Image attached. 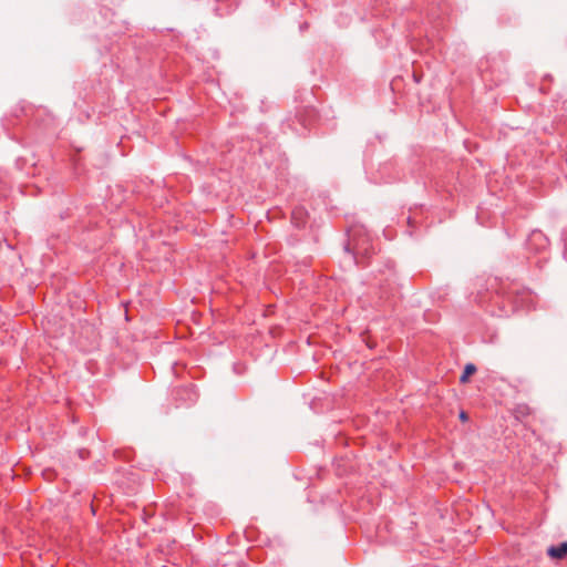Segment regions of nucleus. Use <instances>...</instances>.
I'll list each match as a JSON object with an SVG mask.
<instances>
[{
	"instance_id": "6",
	"label": "nucleus",
	"mask_w": 567,
	"mask_h": 567,
	"mask_svg": "<svg viewBox=\"0 0 567 567\" xmlns=\"http://www.w3.org/2000/svg\"><path fill=\"white\" fill-rule=\"evenodd\" d=\"M460 417H461V420H463V421H466V420H467V415H466V413H465V412H461Z\"/></svg>"
},
{
	"instance_id": "1",
	"label": "nucleus",
	"mask_w": 567,
	"mask_h": 567,
	"mask_svg": "<svg viewBox=\"0 0 567 567\" xmlns=\"http://www.w3.org/2000/svg\"><path fill=\"white\" fill-rule=\"evenodd\" d=\"M348 249L353 252L357 264L360 265H363L364 260L374 252L371 238L363 227L350 229Z\"/></svg>"
},
{
	"instance_id": "4",
	"label": "nucleus",
	"mask_w": 567,
	"mask_h": 567,
	"mask_svg": "<svg viewBox=\"0 0 567 567\" xmlns=\"http://www.w3.org/2000/svg\"><path fill=\"white\" fill-rule=\"evenodd\" d=\"M476 372V367L472 363L465 365V369L460 378L461 383L468 382L470 378Z\"/></svg>"
},
{
	"instance_id": "5",
	"label": "nucleus",
	"mask_w": 567,
	"mask_h": 567,
	"mask_svg": "<svg viewBox=\"0 0 567 567\" xmlns=\"http://www.w3.org/2000/svg\"><path fill=\"white\" fill-rule=\"evenodd\" d=\"M532 238L533 239H543V235H542V233H536V234H533Z\"/></svg>"
},
{
	"instance_id": "2",
	"label": "nucleus",
	"mask_w": 567,
	"mask_h": 567,
	"mask_svg": "<svg viewBox=\"0 0 567 567\" xmlns=\"http://www.w3.org/2000/svg\"><path fill=\"white\" fill-rule=\"evenodd\" d=\"M547 555L551 559H556V560L564 559L567 556V542L550 546L547 549Z\"/></svg>"
},
{
	"instance_id": "3",
	"label": "nucleus",
	"mask_w": 567,
	"mask_h": 567,
	"mask_svg": "<svg viewBox=\"0 0 567 567\" xmlns=\"http://www.w3.org/2000/svg\"><path fill=\"white\" fill-rule=\"evenodd\" d=\"M307 219H308V212L303 207L297 206L293 208V210L291 213V220L296 226H298V227L303 226L307 223Z\"/></svg>"
}]
</instances>
